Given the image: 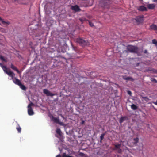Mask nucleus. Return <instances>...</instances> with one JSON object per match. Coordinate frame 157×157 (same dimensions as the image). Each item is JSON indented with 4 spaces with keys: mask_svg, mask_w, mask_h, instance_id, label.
I'll return each instance as SVG.
<instances>
[{
    "mask_svg": "<svg viewBox=\"0 0 157 157\" xmlns=\"http://www.w3.org/2000/svg\"><path fill=\"white\" fill-rule=\"evenodd\" d=\"M0 66L3 69L4 71V70L5 71L6 70H7V69L5 66H3V64L1 63H0Z\"/></svg>",
    "mask_w": 157,
    "mask_h": 157,
    "instance_id": "nucleus-21",
    "label": "nucleus"
},
{
    "mask_svg": "<svg viewBox=\"0 0 157 157\" xmlns=\"http://www.w3.org/2000/svg\"><path fill=\"white\" fill-rule=\"evenodd\" d=\"M110 1L109 0H106L104 1V5L105 6H107L109 4Z\"/></svg>",
    "mask_w": 157,
    "mask_h": 157,
    "instance_id": "nucleus-22",
    "label": "nucleus"
},
{
    "mask_svg": "<svg viewBox=\"0 0 157 157\" xmlns=\"http://www.w3.org/2000/svg\"><path fill=\"white\" fill-rule=\"evenodd\" d=\"M121 144H118L115 145V149L116 150V149H118V148H120V147H121Z\"/></svg>",
    "mask_w": 157,
    "mask_h": 157,
    "instance_id": "nucleus-26",
    "label": "nucleus"
},
{
    "mask_svg": "<svg viewBox=\"0 0 157 157\" xmlns=\"http://www.w3.org/2000/svg\"><path fill=\"white\" fill-rule=\"evenodd\" d=\"M142 98L145 101H148L149 100V99L148 98H147V97H142Z\"/></svg>",
    "mask_w": 157,
    "mask_h": 157,
    "instance_id": "nucleus-30",
    "label": "nucleus"
},
{
    "mask_svg": "<svg viewBox=\"0 0 157 157\" xmlns=\"http://www.w3.org/2000/svg\"><path fill=\"white\" fill-rule=\"evenodd\" d=\"M0 25H2V24H1L0 23Z\"/></svg>",
    "mask_w": 157,
    "mask_h": 157,
    "instance_id": "nucleus-44",
    "label": "nucleus"
},
{
    "mask_svg": "<svg viewBox=\"0 0 157 157\" xmlns=\"http://www.w3.org/2000/svg\"><path fill=\"white\" fill-rule=\"evenodd\" d=\"M150 28L151 30H153L157 33V26L154 24H152L150 26Z\"/></svg>",
    "mask_w": 157,
    "mask_h": 157,
    "instance_id": "nucleus-8",
    "label": "nucleus"
},
{
    "mask_svg": "<svg viewBox=\"0 0 157 157\" xmlns=\"http://www.w3.org/2000/svg\"><path fill=\"white\" fill-rule=\"evenodd\" d=\"M147 7L149 9H153L155 7V5L153 4H149L147 5Z\"/></svg>",
    "mask_w": 157,
    "mask_h": 157,
    "instance_id": "nucleus-15",
    "label": "nucleus"
},
{
    "mask_svg": "<svg viewBox=\"0 0 157 157\" xmlns=\"http://www.w3.org/2000/svg\"><path fill=\"white\" fill-rule=\"evenodd\" d=\"M4 72L8 75L12 77V78H13V77L15 76V74L12 71L9 70L8 71L6 70L5 71L4 70Z\"/></svg>",
    "mask_w": 157,
    "mask_h": 157,
    "instance_id": "nucleus-5",
    "label": "nucleus"
},
{
    "mask_svg": "<svg viewBox=\"0 0 157 157\" xmlns=\"http://www.w3.org/2000/svg\"><path fill=\"white\" fill-rule=\"evenodd\" d=\"M20 88L24 90H26V88L25 86L21 83L19 85Z\"/></svg>",
    "mask_w": 157,
    "mask_h": 157,
    "instance_id": "nucleus-17",
    "label": "nucleus"
},
{
    "mask_svg": "<svg viewBox=\"0 0 157 157\" xmlns=\"http://www.w3.org/2000/svg\"><path fill=\"white\" fill-rule=\"evenodd\" d=\"M117 149H118L117 152L119 153H121L122 151L121 149L120 148Z\"/></svg>",
    "mask_w": 157,
    "mask_h": 157,
    "instance_id": "nucleus-32",
    "label": "nucleus"
},
{
    "mask_svg": "<svg viewBox=\"0 0 157 157\" xmlns=\"http://www.w3.org/2000/svg\"><path fill=\"white\" fill-rule=\"evenodd\" d=\"M71 9L75 12H78L80 10L79 7L77 5H75V6H71Z\"/></svg>",
    "mask_w": 157,
    "mask_h": 157,
    "instance_id": "nucleus-6",
    "label": "nucleus"
},
{
    "mask_svg": "<svg viewBox=\"0 0 157 157\" xmlns=\"http://www.w3.org/2000/svg\"><path fill=\"white\" fill-rule=\"evenodd\" d=\"M56 157H62L59 154V155H57L56 156Z\"/></svg>",
    "mask_w": 157,
    "mask_h": 157,
    "instance_id": "nucleus-37",
    "label": "nucleus"
},
{
    "mask_svg": "<svg viewBox=\"0 0 157 157\" xmlns=\"http://www.w3.org/2000/svg\"><path fill=\"white\" fill-rule=\"evenodd\" d=\"M153 2H157V0H152Z\"/></svg>",
    "mask_w": 157,
    "mask_h": 157,
    "instance_id": "nucleus-40",
    "label": "nucleus"
},
{
    "mask_svg": "<svg viewBox=\"0 0 157 157\" xmlns=\"http://www.w3.org/2000/svg\"><path fill=\"white\" fill-rule=\"evenodd\" d=\"M0 59L3 61L6 62V60L3 56L0 55Z\"/></svg>",
    "mask_w": 157,
    "mask_h": 157,
    "instance_id": "nucleus-27",
    "label": "nucleus"
},
{
    "mask_svg": "<svg viewBox=\"0 0 157 157\" xmlns=\"http://www.w3.org/2000/svg\"><path fill=\"white\" fill-rule=\"evenodd\" d=\"M123 78L124 79L127 80H130L132 81H134V79L130 77H126L125 76H123Z\"/></svg>",
    "mask_w": 157,
    "mask_h": 157,
    "instance_id": "nucleus-14",
    "label": "nucleus"
},
{
    "mask_svg": "<svg viewBox=\"0 0 157 157\" xmlns=\"http://www.w3.org/2000/svg\"><path fill=\"white\" fill-rule=\"evenodd\" d=\"M127 93L128 94H129L130 95H131L132 94V92L130 91H128L127 92Z\"/></svg>",
    "mask_w": 157,
    "mask_h": 157,
    "instance_id": "nucleus-34",
    "label": "nucleus"
},
{
    "mask_svg": "<svg viewBox=\"0 0 157 157\" xmlns=\"http://www.w3.org/2000/svg\"><path fill=\"white\" fill-rule=\"evenodd\" d=\"M151 71L154 73H157V70L155 69H152Z\"/></svg>",
    "mask_w": 157,
    "mask_h": 157,
    "instance_id": "nucleus-33",
    "label": "nucleus"
},
{
    "mask_svg": "<svg viewBox=\"0 0 157 157\" xmlns=\"http://www.w3.org/2000/svg\"><path fill=\"white\" fill-rule=\"evenodd\" d=\"M18 127L16 128V129L17 130L18 132L20 133L21 132V129L20 126L18 124Z\"/></svg>",
    "mask_w": 157,
    "mask_h": 157,
    "instance_id": "nucleus-23",
    "label": "nucleus"
},
{
    "mask_svg": "<svg viewBox=\"0 0 157 157\" xmlns=\"http://www.w3.org/2000/svg\"><path fill=\"white\" fill-rule=\"evenodd\" d=\"M84 122H85V121H82V124H83L84 123Z\"/></svg>",
    "mask_w": 157,
    "mask_h": 157,
    "instance_id": "nucleus-41",
    "label": "nucleus"
},
{
    "mask_svg": "<svg viewBox=\"0 0 157 157\" xmlns=\"http://www.w3.org/2000/svg\"><path fill=\"white\" fill-rule=\"evenodd\" d=\"M34 104L32 102H31L28 106V114L30 116L33 115L34 114V112L31 107Z\"/></svg>",
    "mask_w": 157,
    "mask_h": 157,
    "instance_id": "nucleus-3",
    "label": "nucleus"
},
{
    "mask_svg": "<svg viewBox=\"0 0 157 157\" xmlns=\"http://www.w3.org/2000/svg\"><path fill=\"white\" fill-rule=\"evenodd\" d=\"M126 117H121L119 120V122L121 124L126 119Z\"/></svg>",
    "mask_w": 157,
    "mask_h": 157,
    "instance_id": "nucleus-16",
    "label": "nucleus"
},
{
    "mask_svg": "<svg viewBox=\"0 0 157 157\" xmlns=\"http://www.w3.org/2000/svg\"><path fill=\"white\" fill-rule=\"evenodd\" d=\"M136 21L138 22H141L143 21V18L142 17L138 16L136 19Z\"/></svg>",
    "mask_w": 157,
    "mask_h": 157,
    "instance_id": "nucleus-13",
    "label": "nucleus"
},
{
    "mask_svg": "<svg viewBox=\"0 0 157 157\" xmlns=\"http://www.w3.org/2000/svg\"><path fill=\"white\" fill-rule=\"evenodd\" d=\"M138 10L140 11H147V9L145 7L143 6H141L138 8Z\"/></svg>",
    "mask_w": 157,
    "mask_h": 157,
    "instance_id": "nucleus-11",
    "label": "nucleus"
},
{
    "mask_svg": "<svg viewBox=\"0 0 157 157\" xmlns=\"http://www.w3.org/2000/svg\"><path fill=\"white\" fill-rule=\"evenodd\" d=\"M71 48L73 49V50H74V51H76L77 50V47L74 46V45H73V44L72 43H71Z\"/></svg>",
    "mask_w": 157,
    "mask_h": 157,
    "instance_id": "nucleus-28",
    "label": "nucleus"
},
{
    "mask_svg": "<svg viewBox=\"0 0 157 157\" xmlns=\"http://www.w3.org/2000/svg\"><path fill=\"white\" fill-rule=\"evenodd\" d=\"M155 109L157 111V109Z\"/></svg>",
    "mask_w": 157,
    "mask_h": 157,
    "instance_id": "nucleus-43",
    "label": "nucleus"
},
{
    "mask_svg": "<svg viewBox=\"0 0 157 157\" xmlns=\"http://www.w3.org/2000/svg\"><path fill=\"white\" fill-rule=\"evenodd\" d=\"M127 50L132 53H136L139 55V49L138 47L132 45H128L127 48Z\"/></svg>",
    "mask_w": 157,
    "mask_h": 157,
    "instance_id": "nucleus-1",
    "label": "nucleus"
},
{
    "mask_svg": "<svg viewBox=\"0 0 157 157\" xmlns=\"http://www.w3.org/2000/svg\"><path fill=\"white\" fill-rule=\"evenodd\" d=\"M62 155L63 157H69V155H67L65 153L63 154Z\"/></svg>",
    "mask_w": 157,
    "mask_h": 157,
    "instance_id": "nucleus-31",
    "label": "nucleus"
},
{
    "mask_svg": "<svg viewBox=\"0 0 157 157\" xmlns=\"http://www.w3.org/2000/svg\"><path fill=\"white\" fill-rule=\"evenodd\" d=\"M80 6H85V5H82V4H80Z\"/></svg>",
    "mask_w": 157,
    "mask_h": 157,
    "instance_id": "nucleus-39",
    "label": "nucleus"
},
{
    "mask_svg": "<svg viewBox=\"0 0 157 157\" xmlns=\"http://www.w3.org/2000/svg\"><path fill=\"white\" fill-rule=\"evenodd\" d=\"M151 80L152 82L155 83H157V81L154 78H151Z\"/></svg>",
    "mask_w": 157,
    "mask_h": 157,
    "instance_id": "nucleus-29",
    "label": "nucleus"
},
{
    "mask_svg": "<svg viewBox=\"0 0 157 157\" xmlns=\"http://www.w3.org/2000/svg\"><path fill=\"white\" fill-rule=\"evenodd\" d=\"M154 103L156 105H157V101L155 102H154Z\"/></svg>",
    "mask_w": 157,
    "mask_h": 157,
    "instance_id": "nucleus-38",
    "label": "nucleus"
},
{
    "mask_svg": "<svg viewBox=\"0 0 157 157\" xmlns=\"http://www.w3.org/2000/svg\"><path fill=\"white\" fill-rule=\"evenodd\" d=\"M43 91L44 93L46 94L47 96H53L55 95V94L51 93L47 89H44Z\"/></svg>",
    "mask_w": 157,
    "mask_h": 157,
    "instance_id": "nucleus-4",
    "label": "nucleus"
},
{
    "mask_svg": "<svg viewBox=\"0 0 157 157\" xmlns=\"http://www.w3.org/2000/svg\"><path fill=\"white\" fill-rule=\"evenodd\" d=\"M56 132L60 136H61V132L60 129L58 128L56 131Z\"/></svg>",
    "mask_w": 157,
    "mask_h": 157,
    "instance_id": "nucleus-20",
    "label": "nucleus"
},
{
    "mask_svg": "<svg viewBox=\"0 0 157 157\" xmlns=\"http://www.w3.org/2000/svg\"><path fill=\"white\" fill-rule=\"evenodd\" d=\"M105 135V133H103L100 136L101 142L102 140L104 138V136Z\"/></svg>",
    "mask_w": 157,
    "mask_h": 157,
    "instance_id": "nucleus-25",
    "label": "nucleus"
},
{
    "mask_svg": "<svg viewBox=\"0 0 157 157\" xmlns=\"http://www.w3.org/2000/svg\"><path fill=\"white\" fill-rule=\"evenodd\" d=\"M84 2V1H83V2H82V3H83V2Z\"/></svg>",
    "mask_w": 157,
    "mask_h": 157,
    "instance_id": "nucleus-42",
    "label": "nucleus"
},
{
    "mask_svg": "<svg viewBox=\"0 0 157 157\" xmlns=\"http://www.w3.org/2000/svg\"><path fill=\"white\" fill-rule=\"evenodd\" d=\"M133 140L134 141L133 143L135 144H136L139 142V138L138 137L134 138L133 139Z\"/></svg>",
    "mask_w": 157,
    "mask_h": 157,
    "instance_id": "nucleus-19",
    "label": "nucleus"
},
{
    "mask_svg": "<svg viewBox=\"0 0 157 157\" xmlns=\"http://www.w3.org/2000/svg\"><path fill=\"white\" fill-rule=\"evenodd\" d=\"M0 21H1L2 24L4 26H6L8 25H9L10 23L9 21H5L4 20L0 17Z\"/></svg>",
    "mask_w": 157,
    "mask_h": 157,
    "instance_id": "nucleus-7",
    "label": "nucleus"
},
{
    "mask_svg": "<svg viewBox=\"0 0 157 157\" xmlns=\"http://www.w3.org/2000/svg\"><path fill=\"white\" fill-rule=\"evenodd\" d=\"M76 42L82 46H88L89 43L87 40H85L81 38H77L76 40Z\"/></svg>",
    "mask_w": 157,
    "mask_h": 157,
    "instance_id": "nucleus-2",
    "label": "nucleus"
},
{
    "mask_svg": "<svg viewBox=\"0 0 157 157\" xmlns=\"http://www.w3.org/2000/svg\"><path fill=\"white\" fill-rule=\"evenodd\" d=\"M152 43L155 45L156 46H157V40L155 39H153L152 40Z\"/></svg>",
    "mask_w": 157,
    "mask_h": 157,
    "instance_id": "nucleus-24",
    "label": "nucleus"
},
{
    "mask_svg": "<svg viewBox=\"0 0 157 157\" xmlns=\"http://www.w3.org/2000/svg\"><path fill=\"white\" fill-rule=\"evenodd\" d=\"M13 81L14 83L18 86L21 83L20 80L16 78L13 79Z\"/></svg>",
    "mask_w": 157,
    "mask_h": 157,
    "instance_id": "nucleus-12",
    "label": "nucleus"
},
{
    "mask_svg": "<svg viewBox=\"0 0 157 157\" xmlns=\"http://www.w3.org/2000/svg\"><path fill=\"white\" fill-rule=\"evenodd\" d=\"M89 24L92 27L94 26V25L93 23H92L90 22H89Z\"/></svg>",
    "mask_w": 157,
    "mask_h": 157,
    "instance_id": "nucleus-35",
    "label": "nucleus"
},
{
    "mask_svg": "<svg viewBox=\"0 0 157 157\" xmlns=\"http://www.w3.org/2000/svg\"><path fill=\"white\" fill-rule=\"evenodd\" d=\"M131 109L134 110H136L138 108L137 106L134 104H132L131 105Z\"/></svg>",
    "mask_w": 157,
    "mask_h": 157,
    "instance_id": "nucleus-18",
    "label": "nucleus"
},
{
    "mask_svg": "<svg viewBox=\"0 0 157 157\" xmlns=\"http://www.w3.org/2000/svg\"><path fill=\"white\" fill-rule=\"evenodd\" d=\"M144 52L145 54H146L147 53V51L146 49L144 51Z\"/></svg>",
    "mask_w": 157,
    "mask_h": 157,
    "instance_id": "nucleus-36",
    "label": "nucleus"
},
{
    "mask_svg": "<svg viewBox=\"0 0 157 157\" xmlns=\"http://www.w3.org/2000/svg\"><path fill=\"white\" fill-rule=\"evenodd\" d=\"M10 68L12 69L13 70L15 71L18 74H21V72L18 70L17 68L12 63H11L10 65Z\"/></svg>",
    "mask_w": 157,
    "mask_h": 157,
    "instance_id": "nucleus-10",
    "label": "nucleus"
},
{
    "mask_svg": "<svg viewBox=\"0 0 157 157\" xmlns=\"http://www.w3.org/2000/svg\"><path fill=\"white\" fill-rule=\"evenodd\" d=\"M51 119L55 123L58 124H59V120L58 118L55 117L53 116H52Z\"/></svg>",
    "mask_w": 157,
    "mask_h": 157,
    "instance_id": "nucleus-9",
    "label": "nucleus"
}]
</instances>
